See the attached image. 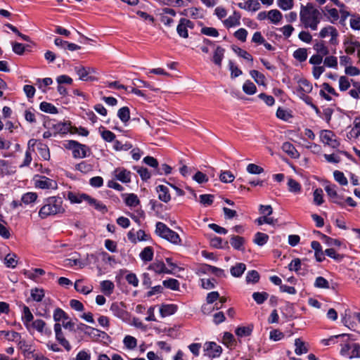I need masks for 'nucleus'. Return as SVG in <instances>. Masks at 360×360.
<instances>
[{
	"instance_id": "603ef678",
	"label": "nucleus",
	"mask_w": 360,
	"mask_h": 360,
	"mask_svg": "<svg viewBox=\"0 0 360 360\" xmlns=\"http://www.w3.org/2000/svg\"><path fill=\"white\" fill-rule=\"evenodd\" d=\"M269 215H262V217L257 218L255 220V222L257 223L258 225L261 226L264 224H268L271 225L275 224L277 222V219H274L273 217H269Z\"/></svg>"
},
{
	"instance_id": "58836bf2",
	"label": "nucleus",
	"mask_w": 360,
	"mask_h": 360,
	"mask_svg": "<svg viewBox=\"0 0 360 360\" xmlns=\"http://www.w3.org/2000/svg\"><path fill=\"white\" fill-rule=\"evenodd\" d=\"M269 236L266 233L257 232L253 240V242L259 246H262L267 243Z\"/></svg>"
},
{
	"instance_id": "a18cd8bd",
	"label": "nucleus",
	"mask_w": 360,
	"mask_h": 360,
	"mask_svg": "<svg viewBox=\"0 0 360 360\" xmlns=\"http://www.w3.org/2000/svg\"><path fill=\"white\" fill-rule=\"evenodd\" d=\"M169 228H168L164 223L162 222H157L155 226V233L161 238H164L165 235L169 231Z\"/></svg>"
},
{
	"instance_id": "f704fd0d",
	"label": "nucleus",
	"mask_w": 360,
	"mask_h": 360,
	"mask_svg": "<svg viewBox=\"0 0 360 360\" xmlns=\"http://www.w3.org/2000/svg\"><path fill=\"white\" fill-rule=\"evenodd\" d=\"M75 289L80 293L87 295L92 291L93 286H85L82 285V280H77L75 283Z\"/></svg>"
},
{
	"instance_id": "49530a36",
	"label": "nucleus",
	"mask_w": 360,
	"mask_h": 360,
	"mask_svg": "<svg viewBox=\"0 0 360 360\" xmlns=\"http://www.w3.org/2000/svg\"><path fill=\"white\" fill-rule=\"evenodd\" d=\"M232 49L238 56L243 58L244 59L252 63V61H253L252 56L246 51H245L239 47H237V46H233Z\"/></svg>"
},
{
	"instance_id": "a211bd4d",
	"label": "nucleus",
	"mask_w": 360,
	"mask_h": 360,
	"mask_svg": "<svg viewBox=\"0 0 360 360\" xmlns=\"http://www.w3.org/2000/svg\"><path fill=\"white\" fill-rule=\"evenodd\" d=\"M157 192L158 193V198L165 202H168L171 196L169 193V188L164 185H160L157 187Z\"/></svg>"
},
{
	"instance_id": "c9c22d12",
	"label": "nucleus",
	"mask_w": 360,
	"mask_h": 360,
	"mask_svg": "<svg viewBox=\"0 0 360 360\" xmlns=\"http://www.w3.org/2000/svg\"><path fill=\"white\" fill-rule=\"evenodd\" d=\"M307 56V50L305 48H299L293 53V57L300 62L305 61Z\"/></svg>"
},
{
	"instance_id": "a19ab883",
	"label": "nucleus",
	"mask_w": 360,
	"mask_h": 360,
	"mask_svg": "<svg viewBox=\"0 0 360 360\" xmlns=\"http://www.w3.org/2000/svg\"><path fill=\"white\" fill-rule=\"evenodd\" d=\"M94 166L86 161H82L80 163L76 165L75 169L82 173L86 174L93 170Z\"/></svg>"
},
{
	"instance_id": "13d9d810",
	"label": "nucleus",
	"mask_w": 360,
	"mask_h": 360,
	"mask_svg": "<svg viewBox=\"0 0 360 360\" xmlns=\"http://www.w3.org/2000/svg\"><path fill=\"white\" fill-rule=\"evenodd\" d=\"M314 287L317 288L328 289L330 288L328 281L322 276H318L314 282Z\"/></svg>"
},
{
	"instance_id": "c85d7f7f",
	"label": "nucleus",
	"mask_w": 360,
	"mask_h": 360,
	"mask_svg": "<svg viewBox=\"0 0 360 360\" xmlns=\"http://www.w3.org/2000/svg\"><path fill=\"white\" fill-rule=\"evenodd\" d=\"M345 51L347 54H353L360 48V43L357 41H346L344 43Z\"/></svg>"
},
{
	"instance_id": "864d4df0",
	"label": "nucleus",
	"mask_w": 360,
	"mask_h": 360,
	"mask_svg": "<svg viewBox=\"0 0 360 360\" xmlns=\"http://www.w3.org/2000/svg\"><path fill=\"white\" fill-rule=\"evenodd\" d=\"M37 197H38V195L36 193L28 192V193H25L22 196L21 200H22V202L28 205V204L35 202L36 200L37 199Z\"/></svg>"
},
{
	"instance_id": "aec40b11",
	"label": "nucleus",
	"mask_w": 360,
	"mask_h": 360,
	"mask_svg": "<svg viewBox=\"0 0 360 360\" xmlns=\"http://www.w3.org/2000/svg\"><path fill=\"white\" fill-rule=\"evenodd\" d=\"M224 53L225 49L221 46H217L214 50L212 61L219 68L221 66V62L224 56Z\"/></svg>"
},
{
	"instance_id": "ea45409f",
	"label": "nucleus",
	"mask_w": 360,
	"mask_h": 360,
	"mask_svg": "<svg viewBox=\"0 0 360 360\" xmlns=\"http://www.w3.org/2000/svg\"><path fill=\"white\" fill-rule=\"evenodd\" d=\"M140 257L143 261L150 262L153 257V250L151 247L145 248L140 253Z\"/></svg>"
},
{
	"instance_id": "7ed1b4c3",
	"label": "nucleus",
	"mask_w": 360,
	"mask_h": 360,
	"mask_svg": "<svg viewBox=\"0 0 360 360\" xmlns=\"http://www.w3.org/2000/svg\"><path fill=\"white\" fill-rule=\"evenodd\" d=\"M64 146L72 151V156L75 158H84L87 155V152L89 151V148L86 145L73 140L67 141Z\"/></svg>"
},
{
	"instance_id": "052dcab7",
	"label": "nucleus",
	"mask_w": 360,
	"mask_h": 360,
	"mask_svg": "<svg viewBox=\"0 0 360 360\" xmlns=\"http://www.w3.org/2000/svg\"><path fill=\"white\" fill-rule=\"evenodd\" d=\"M252 330V328L250 326L238 327L236 330V334L238 337H247L251 334Z\"/></svg>"
},
{
	"instance_id": "de8ad7c7",
	"label": "nucleus",
	"mask_w": 360,
	"mask_h": 360,
	"mask_svg": "<svg viewBox=\"0 0 360 360\" xmlns=\"http://www.w3.org/2000/svg\"><path fill=\"white\" fill-rule=\"evenodd\" d=\"M243 91L248 95H252L256 93V86L250 80H247L243 85Z\"/></svg>"
},
{
	"instance_id": "39448f33",
	"label": "nucleus",
	"mask_w": 360,
	"mask_h": 360,
	"mask_svg": "<svg viewBox=\"0 0 360 360\" xmlns=\"http://www.w3.org/2000/svg\"><path fill=\"white\" fill-rule=\"evenodd\" d=\"M320 140L324 144L329 147L336 149L340 146V141L336 135L330 130H321L320 131Z\"/></svg>"
},
{
	"instance_id": "774afa93",
	"label": "nucleus",
	"mask_w": 360,
	"mask_h": 360,
	"mask_svg": "<svg viewBox=\"0 0 360 360\" xmlns=\"http://www.w3.org/2000/svg\"><path fill=\"white\" fill-rule=\"evenodd\" d=\"M350 27L354 30H360V15H352L350 18Z\"/></svg>"
},
{
	"instance_id": "2eb2a0df",
	"label": "nucleus",
	"mask_w": 360,
	"mask_h": 360,
	"mask_svg": "<svg viewBox=\"0 0 360 360\" xmlns=\"http://www.w3.org/2000/svg\"><path fill=\"white\" fill-rule=\"evenodd\" d=\"M74 70L76 74L78 75L79 79L82 81H96L97 78L92 75H89L88 72L86 70V68L79 65L75 66L74 68Z\"/></svg>"
},
{
	"instance_id": "69168bd1",
	"label": "nucleus",
	"mask_w": 360,
	"mask_h": 360,
	"mask_svg": "<svg viewBox=\"0 0 360 360\" xmlns=\"http://www.w3.org/2000/svg\"><path fill=\"white\" fill-rule=\"evenodd\" d=\"M259 279V273L257 271L252 270L248 272L246 275L247 283H257Z\"/></svg>"
},
{
	"instance_id": "393cba45",
	"label": "nucleus",
	"mask_w": 360,
	"mask_h": 360,
	"mask_svg": "<svg viewBox=\"0 0 360 360\" xmlns=\"http://www.w3.org/2000/svg\"><path fill=\"white\" fill-rule=\"evenodd\" d=\"M177 310V306L175 304H162L160 308V313L162 317L174 314Z\"/></svg>"
},
{
	"instance_id": "dca6fc26",
	"label": "nucleus",
	"mask_w": 360,
	"mask_h": 360,
	"mask_svg": "<svg viewBox=\"0 0 360 360\" xmlns=\"http://www.w3.org/2000/svg\"><path fill=\"white\" fill-rule=\"evenodd\" d=\"M21 319L26 328L34 321V316L27 306H23Z\"/></svg>"
},
{
	"instance_id": "a878e982",
	"label": "nucleus",
	"mask_w": 360,
	"mask_h": 360,
	"mask_svg": "<svg viewBox=\"0 0 360 360\" xmlns=\"http://www.w3.org/2000/svg\"><path fill=\"white\" fill-rule=\"evenodd\" d=\"M313 48L316 51L317 54H320L323 56H327L329 53V49L323 41H316Z\"/></svg>"
},
{
	"instance_id": "bb28decb",
	"label": "nucleus",
	"mask_w": 360,
	"mask_h": 360,
	"mask_svg": "<svg viewBox=\"0 0 360 360\" xmlns=\"http://www.w3.org/2000/svg\"><path fill=\"white\" fill-rule=\"evenodd\" d=\"M86 197H88V195L85 193H77L74 192H68V199L71 203H80L83 200L86 201Z\"/></svg>"
},
{
	"instance_id": "423d86ee",
	"label": "nucleus",
	"mask_w": 360,
	"mask_h": 360,
	"mask_svg": "<svg viewBox=\"0 0 360 360\" xmlns=\"http://www.w3.org/2000/svg\"><path fill=\"white\" fill-rule=\"evenodd\" d=\"M26 329L30 333H32L33 330H37L39 333L46 336L51 335V330L46 327V322L41 319L34 320Z\"/></svg>"
},
{
	"instance_id": "6e6552de",
	"label": "nucleus",
	"mask_w": 360,
	"mask_h": 360,
	"mask_svg": "<svg viewBox=\"0 0 360 360\" xmlns=\"http://www.w3.org/2000/svg\"><path fill=\"white\" fill-rule=\"evenodd\" d=\"M53 329L55 332L56 340L59 342L60 345L65 348V350L68 352L70 351L72 347L68 340L65 337V335L62 330L61 324L60 323H56L53 326Z\"/></svg>"
},
{
	"instance_id": "0eeeda50",
	"label": "nucleus",
	"mask_w": 360,
	"mask_h": 360,
	"mask_svg": "<svg viewBox=\"0 0 360 360\" xmlns=\"http://www.w3.org/2000/svg\"><path fill=\"white\" fill-rule=\"evenodd\" d=\"M110 310L114 316L123 321H127L129 318V313L126 310V306L123 302L112 303L110 306Z\"/></svg>"
},
{
	"instance_id": "5fc2aeb1",
	"label": "nucleus",
	"mask_w": 360,
	"mask_h": 360,
	"mask_svg": "<svg viewBox=\"0 0 360 360\" xmlns=\"http://www.w3.org/2000/svg\"><path fill=\"white\" fill-rule=\"evenodd\" d=\"M245 10L257 11L260 8V4L257 0H247L245 2Z\"/></svg>"
},
{
	"instance_id": "f257e3e1",
	"label": "nucleus",
	"mask_w": 360,
	"mask_h": 360,
	"mask_svg": "<svg viewBox=\"0 0 360 360\" xmlns=\"http://www.w3.org/2000/svg\"><path fill=\"white\" fill-rule=\"evenodd\" d=\"M65 212L62 198L58 196H51L44 200L38 215L41 219H44L51 216L63 214Z\"/></svg>"
},
{
	"instance_id": "1a4fd4ad",
	"label": "nucleus",
	"mask_w": 360,
	"mask_h": 360,
	"mask_svg": "<svg viewBox=\"0 0 360 360\" xmlns=\"http://www.w3.org/2000/svg\"><path fill=\"white\" fill-rule=\"evenodd\" d=\"M328 36H330V43L331 44H338V32L335 27L328 25L321 29V30L319 32V37L321 38H326Z\"/></svg>"
},
{
	"instance_id": "4d7b16f0",
	"label": "nucleus",
	"mask_w": 360,
	"mask_h": 360,
	"mask_svg": "<svg viewBox=\"0 0 360 360\" xmlns=\"http://www.w3.org/2000/svg\"><path fill=\"white\" fill-rule=\"evenodd\" d=\"M118 117L123 122H127L130 118L129 109L127 107L121 108L117 112Z\"/></svg>"
},
{
	"instance_id": "79ce46f5",
	"label": "nucleus",
	"mask_w": 360,
	"mask_h": 360,
	"mask_svg": "<svg viewBox=\"0 0 360 360\" xmlns=\"http://www.w3.org/2000/svg\"><path fill=\"white\" fill-rule=\"evenodd\" d=\"M244 242V238L238 236H232L230 240L231 246L236 250H242Z\"/></svg>"
},
{
	"instance_id": "4c0bfd02",
	"label": "nucleus",
	"mask_w": 360,
	"mask_h": 360,
	"mask_svg": "<svg viewBox=\"0 0 360 360\" xmlns=\"http://www.w3.org/2000/svg\"><path fill=\"white\" fill-rule=\"evenodd\" d=\"M53 318L56 323L69 319L68 314L60 308H56L54 310Z\"/></svg>"
},
{
	"instance_id": "680f3d73",
	"label": "nucleus",
	"mask_w": 360,
	"mask_h": 360,
	"mask_svg": "<svg viewBox=\"0 0 360 360\" xmlns=\"http://www.w3.org/2000/svg\"><path fill=\"white\" fill-rule=\"evenodd\" d=\"M16 257L15 254H8L4 259L6 266L14 268L18 264Z\"/></svg>"
},
{
	"instance_id": "3c124183",
	"label": "nucleus",
	"mask_w": 360,
	"mask_h": 360,
	"mask_svg": "<svg viewBox=\"0 0 360 360\" xmlns=\"http://www.w3.org/2000/svg\"><path fill=\"white\" fill-rule=\"evenodd\" d=\"M288 186L290 192L298 193L301 191V185L293 179H288Z\"/></svg>"
},
{
	"instance_id": "ddd939ff",
	"label": "nucleus",
	"mask_w": 360,
	"mask_h": 360,
	"mask_svg": "<svg viewBox=\"0 0 360 360\" xmlns=\"http://www.w3.org/2000/svg\"><path fill=\"white\" fill-rule=\"evenodd\" d=\"M241 15L238 11H234L233 14L223 21L226 28H231L240 25Z\"/></svg>"
},
{
	"instance_id": "4be33fe9",
	"label": "nucleus",
	"mask_w": 360,
	"mask_h": 360,
	"mask_svg": "<svg viewBox=\"0 0 360 360\" xmlns=\"http://www.w3.org/2000/svg\"><path fill=\"white\" fill-rule=\"evenodd\" d=\"M323 11L326 12L325 15L332 23H334L340 18V11H338L336 8H329L328 6H326Z\"/></svg>"
},
{
	"instance_id": "6ab92c4d",
	"label": "nucleus",
	"mask_w": 360,
	"mask_h": 360,
	"mask_svg": "<svg viewBox=\"0 0 360 360\" xmlns=\"http://www.w3.org/2000/svg\"><path fill=\"white\" fill-rule=\"evenodd\" d=\"M117 179L123 182L128 183L131 181V172L124 169H117L115 171Z\"/></svg>"
},
{
	"instance_id": "c756f323",
	"label": "nucleus",
	"mask_w": 360,
	"mask_h": 360,
	"mask_svg": "<svg viewBox=\"0 0 360 360\" xmlns=\"http://www.w3.org/2000/svg\"><path fill=\"white\" fill-rule=\"evenodd\" d=\"M298 90L303 94H309L312 90V85L306 79H300L298 81Z\"/></svg>"
},
{
	"instance_id": "2f4dec72",
	"label": "nucleus",
	"mask_w": 360,
	"mask_h": 360,
	"mask_svg": "<svg viewBox=\"0 0 360 360\" xmlns=\"http://www.w3.org/2000/svg\"><path fill=\"white\" fill-rule=\"evenodd\" d=\"M282 18V13L277 9H273L268 12V19L274 24H278Z\"/></svg>"
},
{
	"instance_id": "f8f14e48",
	"label": "nucleus",
	"mask_w": 360,
	"mask_h": 360,
	"mask_svg": "<svg viewBox=\"0 0 360 360\" xmlns=\"http://www.w3.org/2000/svg\"><path fill=\"white\" fill-rule=\"evenodd\" d=\"M51 307L52 300L49 297H46L41 302L37 305V309L40 316L47 317L49 316Z\"/></svg>"
},
{
	"instance_id": "5701e85b",
	"label": "nucleus",
	"mask_w": 360,
	"mask_h": 360,
	"mask_svg": "<svg viewBox=\"0 0 360 360\" xmlns=\"http://www.w3.org/2000/svg\"><path fill=\"white\" fill-rule=\"evenodd\" d=\"M15 172V168L11 165L7 161L0 160V173L2 175H11Z\"/></svg>"
},
{
	"instance_id": "9b49d317",
	"label": "nucleus",
	"mask_w": 360,
	"mask_h": 360,
	"mask_svg": "<svg viewBox=\"0 0 360 360\" xmlns=\"http://www.w3.org/2000/svg\"><path fill=\"white\" fill-rule=\"evenodd\" d=\"M193 27V23L191 20L186 18H181L177 26L176 31L180 37L187 38L188 37V28L192 29Z\"/></svg>"
},
{
	"instance_id": "bf43d9fd",
	"label": "nucleus",
	"mask_w": 360,
	"mask_h": 360,
	"mask_svg": "<svg viewBox=\"0 0 360 360\" xmlns=\"http://www.w3.org/2000/svg\"><path fill=\"white\" fill-rule=\"evenodd\" d=\"M40 110L45 112H49L51 114H55L58 112L57 108L54 105L46 102L41 103Z\"/></svg>"
},
{
	"instance_id": "f03ea898",
	"label": "nucleus",
	"mask_w": 360,
	"mask_h": 360,
	"mask_svg": "<svg viewBox=\"0 0 360 360\" xmlns=\"http://www.w3.org/2000/svg\"><path fill=\"white\" fill-rule=\"evenodd\" d=\"M301 22L305 28L316 30L321 21V14L311 4L302 6L300 12Z\"/></svg>"
},
{
	"instance_id": "7c9ffc66",
	"label": "nucleus",
	"mask_w": 360,
	"mask_h": 360,
	"mask_svg": "<svg viewBox=\"0 0 360 360\" xmlns=\"http://www.w3.org/2000/svg\"><path fill=\"white\" fill-rule=\"evenodd\" d=\"M246 269V266L243 263H237L230 269L231 274L234 277H240Z\"/></svg>"
},
{
	"instance_id": "cd10ccee",
	"label": "nucleus",
	"mask_w": 360,
	"mask_h": 360,
	"mask_svg": "<svg viewBox=\"0 0 360 360\" xmlns=\"http://www.w3.org/2000/svg\"><path fill=\"white\" fill-rule=\"evenodd\" d=\"M115 285L109 280L103 281L101 283V290L105 295H110L114 290Z\"/></svg>"
},
{
	"instance_id": "0e129e2a",
	"label": "nucleus",
	"mask_w": 360,
	"mask_h": 360,
	"mask_svg": "<svg viewBox=\"0 0 360 360\" xmlns=\"http://www.w3.org/2000/svg\"><path fill=\"white\" fill-rule=\"evenodd\" d=\"M38 150L39 155L44 160H49L50 159V152L46 145L40 143Z\"/></svg>"
},
{
	"instance_id": "473e14b6",
	"label": "nucleus",
	"mask_w": 360,
	"mask_h": 360,
	"mask_svg": "<svg viewBox=\"0 0 360 360\" xmlns=\"http://www.w3.org/2000/svg\"><path fill=\"white\" fill-rule=\"evenodd\" d=\"M163 238L167 240L170 243H172L175 245L180 244L181 241L179 235L176 232L172 231V229H169L167 233L165 235V237Z\"/></svg>"
},
{
	"instance_id": "e433bc0d",
	"label": "nucleus",
	"mask_w": 360,
	"mask_h": 360,
	"mask_svg": "<svg viewBox=\"0 0 360 360\" xmlns=\"http://www.w3.org/2000/svg\"><path fill=\"white\" fill-rule=\"evenodd\" d=\"M124 202L129 207H136L140 203V200L137 195L134 193L127 194L125 195Z\"/></svg>"
},
{
	"instance_id": "412c9836",
	"label": "nucleus",
	"mask_w": 360,
	"mask_h": 360,
	"mask_svg": "<svg viewBox=\"0 0 360 360\" xmlns=\"http://www.w3.org/2000/svg\"><path fill=\"white\" fill-rule=\"evenodd\" d=\"M86 202L91 206L94 207L96 210L105 213L107 212V207L105 205H103L101 202L96 200L95 198H91L88 195L86 197Z\"/></svg>"
},
{
	"instance_id": "72a5a7b5",
	"label": "nucleus",
	"mask_w": 360,
	"mask_h": 360,
	"mask_svg": "<svg viewBox=\"0 0 360 360\" xmlns=\"http://www.w3.org/2000/svg\"><path fill=\"white\" fill-rule=\"evenodd\" d=\"M149 269L154 271L155 273L161 274V273H169L167 271L165 264L162 262H155L151 264L149 267Z\"/></svg>"
},
{
	"instance_id": "b1692460",
	"label": "nucleus",
	"mask_w": 360,
	"mask_h": 360,
	"mask_svg": "<svg viewBox=\"0 0 360 360\" xmlns=\"http://www.w3.org/2000/svg\"><path fill=\"white\" fill-rule=\"evenodd\" d=\"M282 150L292 158H297L300 156L298 151L290 142H285L282 145Z\"/></svg>"
},
{
	"instance_id": "6e6d98bb",
	"label": "nucleus",
	"mask_w": 360,
	"mask_h": 360,
	"mask_svg": "<svg viewBox=\"0 0 360 360\" xmlns=\"http://www.w3.org/2000/svg\"><path fill=\"white\" fill-rule=\"evenodd\" d=\"M163 285L173 290H177L179 288V283L176 279L169 278L163 281Z\"/></svg>"
},
{
	"instance_id": "20e7f679",
	"label": "nucleus",
	"mask_w": 360,
	"mask_h": 360,
	"mask_svg": "<svg viewBox=\"0 0 360 360\" xmlns=\"http://www.w3.org/2000/svg\"><path fill=\"white\" fill-rule=\"evenodd\" d=\"M34 185L35 188L40 189H56L58 188L57 182L45 176L36 175L34 179Z\"/></svg>"
},
{
	"instance_id": "f3484780",
	"label": "nucleus",
	"mask_w": 360,
	"mask_h": 360,
	"mask_svg": "<svg viewBox=\"0 0 360 360\" xmlns=\"http://www.w3.org/2000/svg\"><path fill=\"white\" fill-rule=\"evenodd\" d=\"M30 297L33 301L39 304L46 298L44 290L39 288H32L30 291Z\"/></svg>"
},
{
	"instance_id": "e2e57ef3",
	"label": "nucleus",
	"mask_w": 360,
	"mask_h": 360,
	"mask_svg": "<svg viewBox=\"0 0 360 360\" xmlns=\"http://www.w3.org/2000/svg\"><path fill=\"white\" fill-rule=\"evenodd\" d=\"M247 172L252 174H259L264 172V169L255 164L250 163L247 166Z\"/></svg>"
},
{
	"instance_id": "c03bdc74",
	"label": "nucleus",
	"mask_w": 360,
	"mask_h": 360,
	"mask_svg": "<svg viewBox=\"0 0 360 360\" xmlns=\"http://www.w3.org/2000/svg\"><path fill=\"white\" fill-rule=\"evenodd\" d=\"M295 352L297 355H301L302 354H305L308 351V349H307V347L304 345V342L300 338H297L295 340Z\"/></svg>"
},
{
	"instance_id": "8fccbe9b",
	"label": "nucleus",
	"mask_w": 360,
	"mask_h": 360,
	"mask_svg": "<svg viewBox=\"0 0 360 360\" xmlns=\"http://www.w3.org/2000/svg\"><path fill=\"white\" fill-rule=\"evenodd\" d=\"M124 346L129 349H133L137 346L136 339L131 335H127L123 340Z\"/></svg>"
},
{
	"instance_id": "9d476101",
	"label": "nucleus",
	"mask_w": 360,
	"mask_h": 360,
	"mask_svg": "<svg viewBox=\"0 0 360 360\" xmlns=\"http://www.w3.org/2000/svg\"><path fill=\"white\" fill-rule=\"evenodd\" d=\"M205 355L216 358L220 356L222 352L221 346L214 342H206L204 346Z\"/></svg>"
},
{
	"instance_id": "37998d69",
	"label": "nucleus",
	"mask_w": 360,
	"mask_h": 360,
	"mask_svg": "<svg viewBox=\"0 0 360 360\" xmlns=\"http://www.w3.org/2000/svg\"><path fill=\"white\" fill-rule=\"evenodd\" d=\"M250 75L257 84L265 85V77L263 74L257 70H253L250 72Z\"/></svg>"
},
{
	"instance_id": "338daca9",
	"label": "nucleus",
	"mask_w": 360,
	"mask_h": 360,
	"mask_svg": "<svg viewBox=\"0 0 360 360\" xmlns=\"http://www.w3.org/2000/svg\"><path fill=\"white\" fill-rule=\"evenodd\" d=\"M314 202L317 205H321L323 202V190L321 188H316L314 190Z\"/></svg>"
},
{
	"instance_id": "4468645a",
	"label": "nucleus",
	"mask_w": 360,
	"mask_h": 360,
	"mask_svg": "<svg viewBox=\"0 0 360 360\" xmlns=\"http://www.w3.org/2000/svg\"><path fill=\"white\" fill-rule=\"evenodd\" d=\"M58 126L60 127V131L63 134L67 133L68 131H70L71 133H77L78 134L83 136H87L89 134L88 130L85 128H71L70 124L68 123L59 124Z\"/></svg>"
},
{
	"instance_id": "09e8293b",
	"label": "nucleus",
	"mask_w": 360,
	"mask_h": 360,
	"mask_svg": "<svg viewBox=\"0 0 360 360\" xmlns=\"http://www.w3.org/2000/svg\"><path fill=\"white\" fill-rule=\"evenodd\" d=\"M269 297V294L266 292H255L252 294V298L258 304H263Z\"/></svg>"
}]
</instances>
